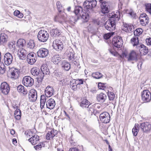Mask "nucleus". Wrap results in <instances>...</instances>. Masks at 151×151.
Returning <instances> with one entry per match:
<instances>
[{"mask_svg": "<svg viewBox=\"0 0 151 151\" xmlns=\"http://www.w3.org/2000/svg\"><path fill=\"white\" fill-rule=\"evenodd\" d=\"M89 102L86 99L82 100L80 103V106L82 107H86L89 105Z\"/></svg>", "mask_w": 151, "mask_h": 151, "instance_id": "nucleus-41", "label": "nucleus"}, {"mask_svg": "<svg viewBox=\"0 0 151 151\" xmlns=\"http://www.w3.org/2000/svg\"><path fill=\"white\" fill-rule=\"evenodd\" d=\"M61 67L63 69L66 71H68L70 68V65L69 63L64 60L62 63Z\"/></svg>", "mask_w": 151, "mask_h": 151, "instance_id": "nucleus-27", "label": "nucleus"}, {"mask_svg": "<svg viewBox=\"0 0 151 151\" xmlns=\"http://www.w3.org/2000/svg\"><path fill=\"white\" fill-rule=\"evenodd\" d=\"M39 140V136L37 134H35L29 138L28 140L32 145H35L38 142Z\"/></svg>", "mask_w": 151, "mask_h": 151, "instance_id": "nucleus-23", "label": "nucleus"}, {"mask_svg": "<svg viewBox=\"0 0 151 151\" xmlns=\"http://www.w3.org/2000/svg\"><path fill=\"white\" fill-rule=\"evenodd\" d=\"M12 56L11 54L9 52L6 53L4 56V64L7 65L11 64L12 61Z\"/></svg>", "mask_w": 151, "mask_h": 151, "instance_id": "nucleus-15", "label": "nucleus"}, {"mask_svg": "<svg viewBox=\"0 0 151 151\" xmlns=\"http://www.w3.org/2000/svg\"><path fill=\"white\" fill-rule=\"evenodd\" d=\"M120 14L119 12H116V14L112 15V17L111 19H114L116 20H118L120 18Z\"/></svg>", "mask_w": 151, "mask_h": 151, "instance_id": "nucleus-45", "label": "nucleus"}, {"mask_svg": "<svg viewBox=\"0 0 151 151\" xmlns=\"http://www.w3.org/2000/svg\"><path fill=\"white\" fill-rule=\"evenodd\" d=\"M92 76L95 78L99 79L102 78L103 76L102 74L99 72L93 73L92 74Z\"/></svg>", "mask_w": 151, "mask_h": 151, "instance_id": "nucleus-35", "label": "nucleus"}, {"mask_svg": "<svg viewBox=\"0 0 151 151\" xmlns=\"http://www.w3.org/2000/svg\"><path fill=\"white\" fill-rule=\"evenodd\" d=\"M111 33H109L105 34L104 35V38L106 40H108L109 39L111 36Z\"/></svg>", "mask_w": 151, "mask_h": 151, "instance_id": "nucleus-54", "label": "nucleus"}, {"mask_svg": "<svg viewBox=\"0 0 151 151\" xmlns=\"http://www.w3.org/2000/svg\"><path fill=\"white\" fill-rule=\"evenodd\" d=\"M142 99L144 102H149L151 99V94L148 90H144L141 93Z\"/></svg>", "mask_w": 151, "mask_h": 151, "instance_id": "nucleus-8", "label": "nucleus"}, {"mask_svg": "<svg viewBox=\"0 0 151 151\" xmlns=\"http://www.w3.org/2000/svg\"><path fill=\"white\" fill-rule=\"evenodd\" d=\"M140 48L139 51L143 55L146 54L148 52V48L143 45H140Z\"/></svg>", "mask_w": 151, "mask_h": 151, "instance_id": "nucleus-32", "label": "nucleus"}, {"mask_svg": "<svg viewBox=\"0 0 151 151\" xmlns=\"http://www.w3.org/2000/svg\"><path fill=\"white\" fill-rule=\"evenodd\" d=\"M106 94L102 93L97 95L96 99L100 103L104 102L106 99Z\"/></svg>", "mask_w": 151, "mask_h": 151, "instance_id": "nucleus-26", "label": "nucleus"}, {"mask_svg": "<svg viewBox=\"0 0 151 151\" xmlns=\"http://www.w3.org/2000/svg\"><path fill=\"white\" fill-rule=\"evenodd\" d=\"M134 35L139 36L143 32V30L141 28H138L136 29L134 31Z\"/></svg>", "mask_w": 151, "mask_h": 151, "instance_id": "nucleus-44", "label": "nucleus"}, {"mask_svg": "<svg viewBox=\"0 0 151 151\" xmlns=\"http://www.w3.org/2000/svg\"><path fill=\"white\" fill-rule=\"evenodd\" d=\"M45 144L43 143H40L39 144L37 145L34 147L35 150H39L42 147L45 146Z\"/></svg>", "mask_w": 151, "mask_h": 151, "instance_id": "nucleus-49", "label": "nucleus"}, {"mask_svg": "<svg viewBox=\"0 0 151 151\" xmlns=\"http://www.w3.org/2000/svg\"><path fill=\"white\" fill-rule=\"evenodd\" d=\"M76 17H72L71 18H70V21L72 22H73V23H75V22H76L77 21V20L76 19Z\"/></svg>", "mask_w": 151, "mask_h": 151, "instance_id": "nucleus-61", "label": "nucleus"}, {"mask_svg": "<svg viewBox=\"0 0 151 151\" xmlns=\"http://www.w3.org/2000/svg\"><path fill=\"white\" fill-rule=\"evenodd\" d=\"M69 151H80V150L77 148L73 147L69 149Z\"/></svg>", "mask_w": 151, "mask_h": 151, "instance_id": "nucleus-59", "label": "nucleus"}, {"mask_svg": "<svg viewBox=\"0 0 151 151\" xmlns=\"http://www.w3.org/2000/svg\"><path fill=\"white\" fill-rule=\"evenodd\" d=\"M139 126V125L138 124H135L134 127L132 129V132L133 135L134 136H137L138 133L139 131V129H140Z\"/></svg>", "mask_w": 151, "mask_h": 151, "instance_id": "nucleus-33", "label": "nucleus"}, {"mask_svg": "<svg viewBox=\"0 0 151 151\" xmlns=\"http://www.w3.org/2000/svg\"><path fill=\"white\" fill-rule=\"evenodd\" d=\"M96 4V0H86L83 4V6L86 12H83L82 7L80 6H75L74 12L76 15L80 16L86 22H87L89 18V13L93 11V8Z\"/></svg>", "mask_w": 151, "mask_h": 151, "instance_id": "nucleus-1", "label": "nucleus"}, {"mask_svg": "<svg viewBox=\"0 0 151 151\" xmlns=\"http://www.w3.org/2000/svg\"><path fill=\"white\" fill-rule=\"evenodd\" d=\"M37 56L41 58H45L47 56L48 53V50L45 48H41L37 52Z\"/></svg>", "mask_w": 151, "mask_h": 151, "instance_id": "nucleus-13", "label": "nucleus"}, {"mask_svg": "<svg viewBox=\"0 0 151 151\" xmlns=\"http://www.w3.org/2000/svg\"><path fill=\"white\" fill-rule=\"evenodd\" d=\"M27 47L31 49H35V45L34 41L32 40H30L27 44Z\"/></svg>", "mask_w": 151, "mask_h": 151, "instance_id": "nucleus-38", "label": "nucleus"}, {"mask_svg": "<svg viewBox=\"0 0 151 151\" xmlns=\"http://www.w3.org/2000/svg\"><path fill=\"white\" fill-rule=\"evenodd\" d=\"M22 83L25 86L30 87L34 84V80L29 76H25L23 78Z\"/></svg>", "mask_w": 151, "mask_h": 151, "instance_id": "nucleus-9", "label": "nucleus"}, {"mask_svg": "<svg viewBox=\"0 0 151 151\" xmlns=\"http://www.w3.org/2000/svg\"><path fill=\"white\" fill-rule=\"evenodd\" d=\"M40 107L41 109L44 107L46 101L40 100Z\"/></svg>", "mask_w": 151, "mask_h": 151, "instance_id": "nucleus-58", "label": "nucleus"}, {"mask_svg": "<svg viewBox=\"0 0 151 151\" xmlns=\"http://www.w3.org/2000/svg\"><path fill=\"white\" fill-rule=\"evenodd\" d=\"M109 52H110L111 54L115 56H116L118 55V52L115 51H113L111 49H109Z\"/></svg>", "mask_w": 151, "mask_h": 151, "instance_id": "nucleus-56", "label": "nucleus"}, {"mask_svg": "<svg viewBox=\"0 0 151 151\" xmlns=\"http://www.w3.org/2000/svg\"><path fill=\"white\" fill-rule=\"evenodd\" d=\"M27 61L30 65H33L37 60V57L35 53L33 52L29 53L27 56Z\"/></svg>", "mask_w": 151, "mask_h": 151, "instance_id": "nucleus-10", "label": "nucleus"}, {"mask_svg": "<svg viewBox=\"0 0 151 151\" xmlns=\"http://www.w3.org/2000/svg\"><path fill=\"white\" fill-rule=\"evenodd\" d=\"M25 43V40L23 39H20L17 42V45L19 48H22L24 46Z\"/></svg>", "mask_w": 151, "mask_h": 151, "instance_id": "nucleus-42", "label": "nucleus"}, {"mask_svg": "<svg viewBox=\"0 0 151 151\" xmlns=\"http://www.w3.org/2000/svg\"><path fill=\"white\" fill-rule=\"evenodd\" d=\"M145 6L146 11L151 15V4H145Z\"/></svg>", "mask_w": 151, "mask_h": 151, "instance_id": "nucleus-50", "label": "nucleus"}, {"mask_svg": "<svg viewBox=\"0 0 151 151\" xmlns=\"http://www.w3.org/2000/svg\"><path fill=\"white\" fill-rule=\"evenodd\" d=\"M61 60V58L58 54L53 55L52 57V61L55 64H58Z\"/></svg>", "mask_w": 151, "mask_h": 151, "instance_id": "nucleus-28", "label": "nucleus"}, {"mask_svg": "<svg viewBox=\"0 0 151 151\" xmlns=\"http://www.w3.org/2000/svg\"><path fill=\"white\" fill-rule=\"evenodd\" d=\"M15 118L17 120H19L21 117V111L19 109H16L14 113Z\"/></svg>", "mask_w": 151, "mask_h": 151, "instance_id": "nucleus-39", "label": "nucleus"}, {"mask_svg": "<svg viewBox=\"0 0 151 151\" xmlns=\"http://www.w3.org/2000/svg\"><path fill=\"white\" fill-rule=\"evenodd\" d=\"M108 5L105 1H103V3L101 4V12L103 14H105L109 12L108 9Z\"/></svg>", "mask_w": 151, "mask_h": 151, "instance_id": "nucleus-21", "label": "nucleus"}, {"mask_svg": "<svg viewBox=\"0 0 151 151\" xmlns=\"http://www.w3.org/2000/svg\"><path fill=\"white\" fill-rule=\"evenodd\" d=\"M56 5L59 12H61L62 10L63 9V5L61 4L60 2L59 1L57 2Z\"/></svg>", "mask_w": 151, "mask_h": 151, "instance_id": "nucleus-48", "label": "nucleus"}, {"mask_svg": "<svg viewBox=\"0 0 151 151\" xmlns=\"http://www.w3.org/2000/svg\"><path fill=\"white\" fill-rule=\"evenodd\" d=\"M11 77L14 79H17L19 77L20 73L19 70L18 69L12 68L10 69Z\"/></svg>", "mask_w": 151, "mask_h": 151, "instance_id": "nucleus-12", "label": "nucleus"}, {"mask_svg": "<svg viewBox=\"0 0 151 151\" xmlns=\"http://www.w3.org/2000/svg\"><path fill=\"white\" fill-rule=\"evenodd\" d=\"M3 66L4 67H3L0 66V73L2 74L4 73L6 70V69L4 68L5 66L4 65H3Z\"/></svg>", "mask_w": 151, "mask_h": 151, "instance_id": "nucleus-57", "label": "nucleus"}, {"mask_svg": "<svg viewBox=\"0 0 151 151\" xmlns=\"http://www.w3.org/2000/svg\"><path fill=\"white\" fill-rule=\"evenodd\" d=\"M96 105H97V104H94L92 105H91V104H90L87 107L88 108V111L91 114H95L96 111L95 109Z\"/></svg>", "mask_w": 151, "mask_h": 151, "instance_id": "nucleus-31", "label": "nucleus"}, {"mask_svg": "<svg viewBox=\"0 0 151 151\" xmlns=\"http://www.w3.org/2000/svg\"><path fill=\"white\" fill-rule=\"evenodd\" d=\"M54 92L53 88L48 86L46 88L45 92V95L47 97H50L53 95Z\"/></svg>", "mask_w": 151, "mask_h": 151, "instance_id": "nucleus-24", "label": "nucleus"}, {"mask_svg": "<svg viewBox=\"0 0 151 151\" xmlns=\"http://www.w3.org/2000/svg\"><path fill=\"white\" fill-rule=\"evenodd\" d=\"M108 96L109 100H113L115 97V95L114 93L108 91Z\"/></svg>", "mask_w": 151, "mask_h": 151, "instance_id": "nucleus-46", "label": "nucleus"}, {"mask_svg": "<svg viewBox=\"0 0 151 151\" xmlns=\"http://www.w3.org/2000/svg\"><path fill=\"white\" fill-rule=\"evenodd\" d=\"M83 79H78L75 80V83L77 86L83 84Z\"/></svg>", "mask_w": 151, "mask_h": 151, "instance_id": "nucleus-52", "label": "nucleus"}, {"mask_svg": "<svg viewBox=\"0 0 151 151\" xmlns=\"http://www.w3.org/2000/svg\"><path fill=\"white\" fill-rule=\"evenodd\" d=\"M123 25L122 29L126 32L130 33L134 31V27L132 24L124 23Z\"/></svg>", "mask_w": 151, "mask_h": 151, "instance_id": "nucleus-19", "label": "nucleus"}, {"mask_svg": "<svg viewBox=\"0 0 151 151\" xmlns=\"http://www.w3.org/2000/svg\"><path fill=\"white\" fill-rule=\"evenodd\" d=\"M28 97L30 101H35L37 97V91L35 90H31L29 94Z\"/></svg>", "mask_w": 151, "mask_h": 151, "instance_id": "nucleus-18", "label": "nucleus"}, {"mask_svg": "<svg viewBox=\"0 0 151 151\" xmlns=\"http://www.w3.org/2000/svg\"><path fill=\"white\" fill-rule=\"evenodd\" d=\"M140 130L143 133H149L151 130V124L148 122H144L140 124L139 126Z\"/></svg>", "mask_w": 151, "mask_h": 151, "instance_id": "nucleus-5", "label": "nucleus"}, {"mask_svg": "<svg viewBox=\"0 0 151 151\" xmlns=\"http://www.w3.org/2000/svg\"><path fill=\"white\" fill-rule=\"evenodd\" d=\"M69 60L71 61L73 63H74V64L76 65V63H77L76 60H75L74 54L73 53H71L70 56H69Z\"/></svg>", "mask_w": 151, "mask_h": 151, "instance_id": "nucleus-47", "label": "nucleus"}, {"mask_svg": "<svg viewBox=\"0 0 151 151\" xmlns=\"http://www.w3.org/2000/svg\"><path fill=\"white\" fill-rule=\"evenodd\" d=\"M66 83V82L65 81V80L64 79H63L61 80L60 83V84H61L63 86L65 85Z\"/></svg>", "mask_w": 151, "mask_h": 151, "instance_id": "nucleus-60", "label": "nucleus"}, {"mask_svg": "<svg viewBox=\"0 0 151 151\" xmlns=\"http://www.w3.org/2000/svg\"><path fill=\"white\" fill-rule=\"evenodd\" d=\"M40 100L46 101V98L45 96L44 95H42L40 97Z\"/></svg>", "mask_w": 151, "mask_h": 151, "instance_id": "nucleus-62", "label": "nucleus"}, {"mask_svg": "<svg viewBox=\"0 0 151 151\" xmlns=\"http://www.w3.org/2000/svg\"><path fill=\"white\" fill-rule=\"evenodd\" d=\"M112 43L116 48H119L121 47L123 44L122 38L119 36H115L113 38Z\"/></svg>", "mask_w": 151, "mask_h": 151, "instance_id": "nucleus-6", "label": "nucleus"}, {"mask_svg": "<svg viewBox=\"0 0 151 151\" xmlns=\"http://www.w3.org/2000/svg\"><path fill=\"white\" fill-rule=\"evenodd\" d=\"M31 73L32 75L34 76H37L38 77L40 76V69L37 67L32 68L31 70Z\"/></svg>", "mask_w": 151, "mask_h": 151, "instance_id": "nucleus-30", "label": "nucleus"}, {"mask_svg": "<svg viewBox=\"0 0 151 151\" xmlns=\"http://www.w3.org/2000/svg\"><path fill=\"white\" fill-rule=\"evenodd\" d=\"M52 134H54L53 136H55L57 134L58 131L57 130L53 129L50 132H48L46 136V139L47 140L50 139V137H49V136H50V134L52 135Z\"/></svg>", "mask_w": 151, "mask_h": 151, "instance_id": "nucleus-36", "label": "nucleus"}, {"mask_svg": "<svg viewBox=\"0 0 151 151\" xmlns=\"http://www.w3.org/2000/svg\"><path fill=\"white\" fill-rule=\"evenodd\" d=\"M41 72L40 73V76L37 77L38 83L41 82L42 81L45 75L49 74L50 73L49 70L47 68L46 65L43 64L41 66Z\"/></svg>", "mask_w": 151, "mask_h": 151, "instance_id": "nucleus-2", "label": "nucleus"}, {"mask_svg": "<svg viewBox=\"0 0 151 151\" xmlns=\"http://www.w3.org/2000/svg\"><path fill=\"white\" fill-rule=\"evenodd\" d=\"M65 14L63 12H59L58 16L55 17V20L62 24L65 19Z\"/></svg>", "mask_w": 151, "mask_h": 151, "instance_id": "nucleus-16", "label": "nucleus"}, {"mask_svg": "<svg viewBox=\"0 0 151 151\" xmlns=\"http://www.w3.org/2000/svg\"><path fill=\"white\" fill-rule=\"evenodd\" d=\"M99 118L100 121L104 123H108L110 121V115L109 113L106 112L101 114L100 115Z\"/></svg>", "mask_w": 151, "mask_h": 151, "instance_id": "nucleus-11", "label": "nucleus"}, {"mask_svg": "<svg viewBox=\"0 0 151 151\" xmlns=\"http://www.w3.org/2000/svg\"><path fill=\"white\" fill-rule=\"evenodd\" d=\"M77 85L75 83H73L71 85V88L74 91H76L77 89Z\"/></svg>", "mask_w": 151, "mask_h": 151, "instance_id": "nucleus-53", "label": "nucleus"}, {"mask_svg": "<svg viewBox=\"0 0 151 151\" xmlns=\"http://www.w3.org/2000/svg\"><path fill=\"white\" fill-rule=\"evenodd\" d=\"M61 33V32L57 29H53L51 31V35L55 37L59 35Z\"/></svg>", "mask_w": 151, "mask_h": 151, "instance_id": "nucleus-37", "label": "nucleus"}, {"mask_svg": "<svg viewBox=\"0 0 151 151\" xmlns=\"http://www.w3.org/2000/svg\"><path fill=\"white\" fill-rule=\"evenodd\" d=\"M46 106L47 108L52 109H53L55 106V101L52 99H50L46 102Z\"/></svg>", "mask_w": 151, "mask_h": 151, "instance_id": "nucleus-22", "label": "nucleus"}, {"mask_svg": "<svg viewBox=\"0 0 151 151\" xmlns=\"http://www.w3.org/2000/svg\"><path fill=\"white\" fill-rule=\"evenodd\" d=\"M0 89L2 93L5 95L7 94L10 90L9 86L6 82L1 83Z\"/></svg>", "mask_w": 151, "mask_h": 151, "instance_id": "nucleus-14", "label": "nucleus"}, {"mask_svg": "<svg viewBox=\"0 0 151 151\" xmlns=\"http://www.w3.org/2000/svg\"><path fill=\"white\" fill-rule=\"evenodd\" d=\"M53 48L58 51H61L63 48V45L61 40L56 39L53 42Z\"/></svg>", "mask_w": 151, "mask_h": 151, "instance_id": "nucleus-7", "label": "nucleus"}, {"mask_svg": "<svg viewBox=\"0 0 151 151\" xmlns=\"http://www.w3.org/2000/svg\"><path fill=\"white\" fill-rule=\"evenodd\" d=\"M28 53L27 51L23 48H19L18 50L17 54L19 57V59L23 60L26 59Z\"/></svg>", "mask_w": 151, "mask_h": 151, "instance_id": "nucleus-17", "label": "nucleus"}, {"mask_svg": "<svg viewBox=\"0 0 151 151\" xmlns=\"http://www.w3.org/2000/svg\"><path fill=\"white\" fill-rule=\"evenodd\" d=\"M127 58L128 61L136 60L137 58V55L134 51L132 50L129 54Z\"/></svg>", "mask_w": 151, "mask_h": 151, "instance_id": "nucleus-25", "label": "nucleus"}, {"mask_svg": "<svg viewBox=\"0 0 151 151\" xmlns=\"http://www.w3.org/2000/svg\"><path fill=\"white\" fill-rule=\"evenodd\" d=\"M49 37L48 32L44 30L41 29L37 35V38L38 40L41 42H46Z\"/></svg>", "mask_w": 151, "mask_h": 151, "instance_id": "nucleus-4", "label": "nucleus"}, {"mask_svg": "<svg viewBox=\"0 0 151 151\" xmlns=\"http://www.w3.org/2000/svg\"><path fill=\"white\" fill-rule=\"evenodd\" d=\"M13 143L14 145H16L17 144V139H13L12 140Z\"/></svg>", "mask_w": 151, "mask_h": 151, "instance_id": "nucleus-64", "label": "nucleus"}, {"mask_svg": "<svg viewBox=\"0 0 151 151\" xmlns=\"http://www.w3.org/2000/svg\"><path fill=\"white\" fill-rule=\"evenodd\" d=\"M8 46L10 49L13 51H14L16 49L15 45L14 44V42H9L8 43Z\"/></svg>", "mask_w": 151, "mask_h": 151, "instance_id": "nucleus-43", "label": "nucleus"}, {"mask_svg": "<svg viewBox=\"0 0 151 151\" xmlns=\"http://www.w3.org/2000/svg\"><path fill=\"white\" fill-rule=\"evenodd\" d=\"M20 12V11L18 10L15 11L14 12V15L15 16L18 17Z\"/></svg>", "mask_w": 151, "mask_h": 151, "instance_id": "nucleus-63", "label": "nucleus"}, {"mask_svg": "<svg viewBox=\"0 0 151 151\" xmlns=\"http://www.w3.org/2000/svg\"><path fill=\"white\" fill-rule=\"evenodd\" d=\"M131 42L134 46H137L139 43L138 37L135 36L132 38L131 40Z\"/></svg>", "mask_w": 151, "mask_h": 151, "instance_id": "nucleus-40", "label": "nucleus"}, {"mask_svg": "<svg viewBox=\"0 0 151 151\" xmlns=\"http://www.w3.org/2000/svg\"><path fill=\"white\" fill-rule=\"evenodd\" d=\"M147 16L145 14L141 15L139 19L141 24L143 26H145L148 23V19Z\"/></svg>", "mask_w": 151, "mask_h": 151, "instance_id": "nucleus-20", "label": "nucleus"}, {"mask_svg": "<svg viewBox=\"0 0 151 151\" xmlns=\"http://www.w3.org/2000/svg\"><path fill=\"white\" fill-rule=\"evenodd\" d=\"M146 42L147 45L151 46V38H147L146 39Z\"/></svg>", "mask_w": 151, "mask_h": 151, "instance_id": "nucleus-55", "label": "nucleus"}, {"mask_svg": "<svg viewBox=\"0 0 151 151\" xmlns=\"http://www.w3.org/2000/svg\"><path fill=\"white\" fill-rule=\"evenodd\" d=\"M106 83H103L101 82L99 83L98 84V87L99 89L104 90L106 88Z\"/></svg>", "mask_w": 151, "mask_h": 151, "instance_id": "nucleus-51", "label": "nucleus"}, {"mask_svg": "<svg viewBox=\"0 0 151 151\" xmlns=\"http://www.w3.org/2000/svg\"><path fill=\"white\" fill-rule=\"evenodd\" d=\"M8 39L7 36L5 34H1L0 37V42L1 44L7 42Z\"/></svg>", "mask_w": 151, "mask_h": 151, "instance_id": "nucleus-34", "label": "nucleus"}, {"mask_svg": "<svg viewBox=\"0 0 151 151\" xmlns=\"http://www.w3.org/2000/svg\"><path fill=\"white\" fill-rule=\"evenodd\" d=\"M17 90L19 92L22 93L24 96L27 94L28 93L27 90L22 85L18 86L17 87Z\"/></svg>", "mask_w": 151, "mask_h": 151, "instance_id": "nucleus-29", "label": "nucleus"}, {"mask_svg": "<svg viewBox=\"0 0 151 151\" xmlns=\"http://www.w3.org/2000/svg\"><path fill=\"white\" fill-rule=\"evenodd\" d=\"M105 28L111 32L116 29V24L115 20L114 19H110L106 21L104 24Z\"/></svg>", "mask_w": 151, "mask_h": 151, "instance_id": "nucleus-3", "label": "nucleus"}]
</instances>
